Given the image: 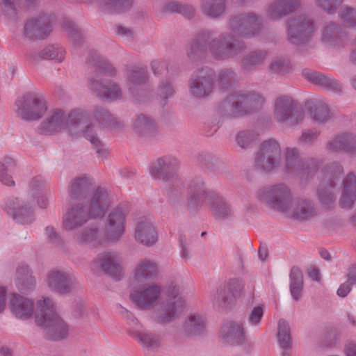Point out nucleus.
Wrapping results in <instances>:
<instances>
[{"label": "nucleus", "mask_w": 356, "mask_h": 356, "mask_svg": "<svg viewBox=\"0 0 356 356\" xmlns=\"http://www.w3.org/2000/svg\"><path fill=\"white\" fill-rule=\"evenodd\" d=\"M159 275V267L156 261L149 259H140L134 268V278L142 282L153 280Z\"/></svg>", "instance_id": "obj_36"}, {"label": "nucleus", "mask_w": 356, "mask_h": 356, "mask_svg": "<svg viewBox=\"0 0 356 356\" xmlns=\"http://www.w3.org/2000/svg\"><path fill=\"white\" fill-rule=\"evenodd\" d=\"M274 118L279 123L293 127L303 122L305 113L296 100L290 96L283 95L275 102Z\"/></svg>", "instance_id": "obj_8"}, {"label": "nucleus", "mask_w": 356, "mask_h": 356, "mask_svg": "<svg viewBox=\"0 0 356 356\" xmlns=\"http://www.w3.org/2000/svg\"><path fill=\"white\" fill-rule=\"evenodd\" d=\"M15 283L17 289L22 293H29L35 290L36 280L29 266L24 264L18 266Z\"/></svg>", "instance_id": "obj_31"}, {"label": "nucleus", "mask_w": 356, "mask_h": 356, "mask_svg": "<svg viewBox=\"0 0 356 356\" xmlns=\"http://www.w3.org/2000/svg\"><path fill=\"white\" fill-rule=\"evenodd\" d=\"M115 33L127 42L134 41L136 36V33L133 29L123 25H118L115 27Z\"/></svg>", "instance_id": "obj_62"}, {"label": "nucleus", "mask_w": 356, "mask_h": 356, "mask_svg": "<svg viewBox=\"0 0 356 356\" xmlns=\"http://www.w3.org/2000/svg\"><path fill=\"white\" fill-rule=\"evenodd\" d=\"M17 165L16 159L9 155H4L0 159V182L8 187H15V181L11 172Z\"/></svg>", "instance_id": "obj_40"}, {"label": "nucleus", "mask_w": 356, "mask_h": 356, "mask_svg": "<svg viewBox=\"0 0 356 356\" xmlns=\"http://www.w3.org/2000/svg\"><path fill=\"white\" fill-rule=\"evenodd\" d=\"M93 190L92 179L86 175L74 178L70 187L69 195L72 200H84L82 202L88 204L89 199L95 191Z\"/></svg>", "instance_id": "obj_24"}, {"label": "nucleus", "mask_w": 356, "mask_h": 356, "mask_svg": "<svg viewBox=\"0 0 356 356\" xmlns=\"http://www.w3.org/2000/svg\"><path fill=\"white\" fill-rule=\"evenodd\" d=\"M135 239L145 246H152L157 241V233L153 223L146 218H140L136 224Z\"/></svg>", "instance_id": "obj_28"}, {"label": "nucleus", "mask_w": 356, "mask_h": 356, "mask_svg": "<svg viewBox=\"0 0 356 356\" xmlns=\"http://www.w3.org/2000/svg\"><path fill=\"white\" fill-rule=\"evenodd\" d=\"M225 0H202L200 9L202 13L210 17L217 18L225 11Z\"/></svg>", "instance_id": "obj_46"}, {"label": "nucleus", "mask_w": 356, "mask_h": 356, "mask_svg": "<svg viewBox=\"0 0 356 356\" xmlns=\"http://www.w3.org/2000/svg\"><path fill=\"white\" fill-rule=\"evenodd\" d=\"M127 213V207L120 204L108 214L105 224V236L108 241H118L122 236Z\"/></svg>", "instance_id": "obj_19"}, {"label": "nucleus", "mask_w": 356, "mask_h": 356, "mask_svg": "<svg viewBox=\"0 0 356 356\" xmlns=\"http://www.w3.org/2000/svg\"><path fill=\"white\" fill-rule=\"evenodd\" d=\"M34 200L29 197H15L8 200V213L18 224H31L34 222Z\"/></svg>", "instance_id": "obj_15"}, {"label": "nucleus", "mask_w": 356, "mask_h": 356, "mask_svg": "<svg viewBox=\"0 0 356 356\" xmlns=\"http://www.w3.org/2000/svg\"><path fill=\"white\" fill-rule=\"evenodd\" d=\"M64 29L68 33L71 40L75 45H80L83 41L82 31L70 19L64 20Z\"/></svg>", "instance_id": "obj_54"}, {"label": "nucleus", "mask_w": 356, "mask_h": 356, "mask_svg": "<svg viewBox=\"0 0 356 356\" xmlns=\"http://www.w3.org/2000/svg\"><path fill=\"white\" fill-rule=\"evenodd\" d=\"M300 5V0H274L266 9V15L277 20L296 10Z\"/></svg>", "instance_id": "obj_30"}, {"label": "nucleus", "mask_w": 356, "mask_h": 356, "mask_svg": "<svg viewBox=\"0 0 356 356\" xmlns=\"http://www.w3.org/2000/svg\"><path fill=\"white\" fill-rule=\"evenodd\" d=\"M257 140V134L251 130H243L236 136L237 145L242 149H248L253 145Z\"/></svg>", "instance_id": "obj_53"}, {"label": "nucleus", "mask_w": 356, "mask_h": 356, "mask_svg": "<svg viewBox=\"0 0 356 356\" xmlns=\"http://www.w3.org/2000/svg\"><path fill=\"white\" fill-rule=\"evenodd\" d=\"M241 114H247L259 109L265 102L264 97L254 91H234Z\"/></svg>", "instance_id": "obj_25"}, {"label": "nucleus", "mask_w": 356, "mask_h": 356, "mask_svg": "<svg viewBox=\"0 0 356 356\" xmlns=\"http://www.w3.org/2000/svg\"><path fill=\"white\" fill-rule=\"evenodd\" d=\"M157 92L162 100L166 101L175 95V90L171 81L168 79H163L158 85Z\"/></svg>", "instance_id": "obj_57"}, {"label": "nucleus", "mask_w": 356, "mask_h": 356, "mask_svg": "<svg viewBox=\"0 0 356 356\" xmlns=\"http://www.w3.org/2000/svg\"><path fill=\"white\" fill-rule=\"evenodd\" d=\"M206 327L204 318L199 314L188 316L183 325V333L186 336H197L202 334Z\"/></svg>", "instance_id": "obj_43"}, {"label": "nucleus", "mask_w": 356, "mask_h": 356, "mask_svg": "<svg viewBox=\"0 0 356 356\" xmlns=\"http://www.w3.org/2000/svg\"><path fill=\"white\" fill-rule=\"evenodd\" d=\"M339 15L341 20L348 26H356V9L343 6L339 9Z\"/></svg>", "instance_id": "obj_58"}, {"label": "nucleus", "mask_w": 356, "mask_h": 356, "mask_svg": "<svg viewBox=\"0 0 356 356\" xmlns=\"http://www.w3.org/2000/svg\"><path fill=\"white\" fill-rule=\"evenodd\" d=\"M110 207L107 191L97 187L86 202L72 203L63 216L62 227L67 232L74 231L86 224L90 219L102 218Z\"/></svg>", "instance_id": "obj_2"}, {"label": "nucleus", "mask_w": 356, "mask_h": 356, "mask_svg": "<svg viewBox=\"0 0 356 356\" xmlns=\"http://www.w3.org/2000/svg\"><path fill=\"white\" fill-rule=\"evenodd\" d=\"M259 198L271 209L284 213L290 210L291 204L293 203L291 189L284 183L262 188L259 192Z\"/></svg>", "instance_id": "obj_7"}, {"label": "nucleus", "mask_w": 356, "mask_h": 356, "mask_svg": "<svg viewBox=\"0 0 356 356\" xmlns=\"http://www.w3.org/2000/svg\"><path fill=\"white\" fill-rule=\"evenodd\" d=\"M128 334L148 350L155 351L161 346V337L159 334L149 330H140V328L137 329L136 327L133 330H129Z\"/></svg>", "instance_id": "obj_33"}, {"label": "nucleus", "mask_w": 356, "mask_h": 356, "mask_svg": "<svg viewBox=\"0 0 356 356\" xmlns=\"http://www.w3.org/2000/svg\"><path fill=\"white\" fill-rule=\"evenodd\" d=\"M243 287V282L238 279L230 280L227 284L219 286L211 294L213 305L219 308L230 307Z\"/></svg>", "instance_id": "obj_18"}, {"label": "nucleus", "mask_w": 356, "mask_h": 356, "mask_svg": "<svg viewBox=\"0 0 356 356\" xmlns=\"http://www.w3.org/2000/svg\"><path fill=\"white\" fill-rule=\"evenodd\" d=\"M14 106L16 115L25 121L38 120L47 110V102L43 96L34 92H26L18 97Z\"/></svg>", "instance_id": "obj_5"}, {"label": "nucleus", "mask_w": 356, "mask_h": 356, "mask_svg": "<svg viewBox=\"0 0 356 356\" xmlns=\"http://www.w3.org/2000/svg\"><path fill=\"white\" fill-rule=\"evenodd\" d=\"M22 0H1L0 3V13L9 19H15L19 10ZM26 6H30L37 0H24Z\"/></svg>", "instance_id": "obj_48"}, {"label": "nucleus", "mask_w": 356, "mask_h": 356, "mask_svg": "<svg viewBox=\"0 0 356 356\" xmlns=\"http://www.w3.org/2000/svg\"><path fill=\"white\" fill-rule=\"evenodd\" d=\"M290 218L300 221L306 220L310 217V201L304 198H293L289 211L285 213Z\"/></svg>", "instance_id": "obj_41"}, {"label": "nucleus", "mask_w": 356, "mask_h": 356, "mask_svg": "<svg viewBox=\"0 0 356 356\" xmlns=\"http://www.w3.org/2000/svg\"><path fill=\"white\" fill-rule=\"evenodd\" d=\"M44 232L47 240L52 245L59 248L64 247L65 241L54 226L48 225L45 227Z\"/></svg>", "instance_id": "obj_56"}, {"label": "nucleus", "mask_w": 356, "mask_h": 356, "mask_svg": "<svg viewBox=\"0 0 356 356\" xmlns=\"http://www.w3.org/2000/svg\"><path fill=\"white\" fill-rule=\"evenodd\" d=\"M339 37V31L334 24L327 25L323 33V38L326 42L335 41Z\"/></svg>", "instance_id": "obj_63"}, {"label": "nucleus", "mask_w": 356, "mask_h": 356, "mask_svg": "<svg viewBox=\"0 0 356 356\" xmlns=\"http://www.w3.org/2000/svg\"><path fill=\"white\" fill-rule=\"evenodd\" d=\"M44 184L45 181L42 177L40 176L33 177L29 185L28 197L34 200L35 197L39 194L43 188Z\"/></svg>", "instance_id": "obj_59"}, {"label": "nucleus", "mask_w": 356, "mask_h": 356, "mask_svg": "<svg viewBox=\"0 0 356 356\" xmlns=\"http://www.w3.org/2000/svg\"><path fill=\"white\" fill-rule=\"evenodd\" d=\"M47 283L50 289L59 294H68L79 287L75 276L61 269H53L47 274Z\"/></svg>", "instance_id": "obj_16"}, {"label": "nucleus", "mask_w": 356, "mask_h": 356, "mask_svg": "<svg viewBox=\"0 0 356 356\" xmlns=\"http://www.w3.org/2000/svg\"><path fill=\"white\" fill-rule=\"evenodd\" d=\"M88 63L95 68L97 74H104L113 76L116 73L115 67L97 52L90 54Z\"/></svg>", "instance_id": "obj_44"}, {"label": "nucleus", "mask_w": 356, "mask_h": 356, "mask_svg": "<svg viewBox=\"0 0 356 356\" xmlns=\"http://www.w3.org/2000/svg\"><path fill=\"white\" fill-rule=\"evenodd\" d=\"M237 79L236 72L231 68L222 69L217 76V81L223 90H227Z\"/></svg>", "instance_id": "obj_52"}, {"label": "nucleus", "mask_w": 356, "mask_h": 356, "mask_svg": "<svg viewBox=\"0 0 356 356\" xmlns=\"http://www.w3.org/2000/svg\"><path fill=\"white\" fill-rule=\"evenodd\" d=\"M92 114L97 121L104 126L118 129H122L124 127V123L103 106H96Z\"/></svg>", "instance_id": "obj_42"}, {"label": "nucleus", "mask_w": 356, "mask_h": 356, "mask_svg": "<svg viewBox=\"0 0 356 356\" xmlns=\"http://www.w3.org/2000/svg\"><path fill=\"white\" fill-rule=\"evenodd\" d=\"M10 308L16 318L26 320L30 318L33 314L34 303L28 298L13 293L10 301Z\"/></svg>", "instance_id": "obj_29"}, {"label": "nucleus", "mask_w": 356, "mask_h": 356, "mask_svg": "<svg viewBox=\"0 0 356 356\" xmlns=\"http://www.w3.org/2000/svg\"><path fill=\"white\" fill-rule=\"evenodd\" d=\"M280 170L297 177L302 183L311 177V168L309 160L300 157L296 147H286L284 150V165L281 164Z\"/></svg>", "instance_id": "obj_13"}, {"label": "nucleus", "mask_w": 356, "mask_h": 356, "mask_svg": "<svg viewBox=\"0 0 356 356\" xmlns=\"http://www.w3.org/2000/svg\"><path fill=\"white\" fill-rule=\"evenodd\" d=\"M65 51L59 45H49L44 48L39 53V56L42 59H51L57 62H62L64 59Z\"/></svg>", "instance_id": "obj_51"}, {"label": "nucleus", "mask_w": 356, "mask_h": 356, "mask_svg": "<svg viewBox=\"0 0 356 356\" xmlns=\"http://www.w3.org/2000/svg\"><path fill=\"white\" fill-rule=\"evenodd\" d=\"M187 207L190 212L195 211L200 203L208 204L216 197V192L207 188L203 179L195 178L189 185Z\"/></svg>", "instance_id": "obj_20"}, {"label": "nucleus", "mask_w": 356, "mask_h": 356, "mask_svg": "<svg viewBox=\"0 0 356 356\" xmlns=\"http://www.w3.org/2000/svg\"><path fill=\"white\" fill-rule=\"evenodd\" d=\"M218 112L226 118H234L242 115L234 92L219 104Z\"/></svg>", "instance_id": "obj_45"}, {"label": "nucleus", "mask_w": 356, "mask_h": 356, "mask_svg": "<svg viewBox=\"0 0 356 356\" xmlns=\"http://www.w3.org/2000/svg\"><path fill=\"white\" fill-rule=\"evenodd\" d=\"M356 200V178L350 173L343 181V191L339 204L343 208H350Z\"/></svg>", "instance_id": "obj_38"}, {"label": "nucleus", "mask_w": 356, "mask_h": 356, "mask_svg": "<svg viewBox=\"0 0 356 356\" xmlns=\"http://www.w3.org/2000/svg\"><path fill=\"white\" fill-rule=\"evenodd\" d=\"M313 119L319 122H325L329 119L328 108L321 99L313 100Z\"/></svg>", "instance_id": "obj_55"}, {"label": "nucleus", "mask_w": 356, "mask_h": 356, "mask_svg": "<svg viewBox=\"0 0 356 356\" xmlns=\"http://www.w3.org/2000/svg\"><path fill=\"white\" fill-rule=\"evenodd\" d=\"M215 71L204 67L194 71L188 81L189 93L196 98H204L214 90L216 83Z\"/></svg>", "instance_id": "obj_12"}, {"label": "nucleus", "mask_w": 356, "mask_h": 356, "mask_svg": "<svg viewBox=\"0 0 356 356\" xmlns=\"http://www.w3.org/2000/svg\"><path fill=\"white\" fill-rule=\"evenodd\" d=\"M98 261L106 274L116 280L120 279L122 268L118 254L115 252H105L98 255Z\"/></svg>", "instance_id": "obj_37"}, {"label": "nucleus", "mask_w": 356, "mask_h": 356, "mask_svg": "<svg viewBox=\"0 0 356 356\" xmlns=\"http://www.w3.org/2000/svg\"><path fill=\"white\" fill-rule=\"evenodd\" d=\"M105 234L95 225L88 226L76 231L73 235V239L81 245L92 244L99 245L104 241Z\"/></svg>", "instance_id": "obj_35"}, {"label": "nucleus", "mask_w": 356, "mask_h": 356, "mask_svg": "<svg viewBox=\"0 0 356 356\" xmlns=\"http://www.w3.org/2000/svg\"><path fill=\"white\" fill-rule=\"evenodd\" d=\"M89 114L83 110H74L69 113L70 132L79 134L86 138L92 145V148L96 154L102 158H106L108 150L104 143L98 136L99 127L92 122H88Z\"/></svg>", "instance_id": "obj_4"}, {"label": "nucleus", "mask_w": 356, "mask_h": 356, "mask_svg": "<svg viewBox=\"0 0 356 356\" xmlns=\"http://www.w3.org/2000/svg\"><path fill=\"white\" fill-rule=\"evenodd\" d=\"M179 168L178 159L172 155H165L152 163L149 173L154 179L161 180L170 186L180 188L182 184L177 174Z\"/></svg>", "instance_id": "obj_9"}, {"label": "nucleus", "mask_w": 356, "mask_h": 356, "mask_svg": "<svg viewBox=\"0 0 356 356\" xmlns=\"http://www.w3.org/2000/svg\"><path fill=\"white\" fill-rule=\"evenodd\" d=\"M208 204L210 206L214 218L217 220H225L233 216L234 212L229 202L216 193V197L211 200Z\"/></svg>", "instance_id": "obj_39"}, {"label": "nucleus", "mask_w": 356, "mask_h": 356, "mask_svg": "<svg viewBox=\"0 0 356 356\" xmlns=\"http://www.w3.org/2000/svg\"><path fill=\"white\" fill-rule=\"evenodd\" d=\"M264 310L262 305H257L251 310L248 315V322L250 325L257 326L260 324Z\"/></svg>", "instance_id": "obj_61"}, {"label": "nucleus", "mask_w": 356, "mask_h": 356, "mask_svg": "<svg viewBox=\"0 0 356 356\" xmlns=\"http://www.w3.org/2000/svg\"><path fill=\"white\" fill-rule=\"evenodd\" d=\"M133 2L134 0H102L100 6L106 13L122 14L131 8Z\"/></svg>", "instance_id": "obj_47"}, {"label": "nucleus", "mask_w": 356, "mask_h": 356, "mask_svg": "<svg viewBox=\"0 0 356 356\" xmlns=\"http://www.w3.org/2000/svg\"><path fill=\"white\" fill-rule=\"evenodd\" d=\"M288 37L292 44L300 46L309 40L312 29V18L309 14L299 12L288 19Z\"/></svg>", "instance_id": "obj_14"}, {"label": "nucleus", "mask_w": 356, "mask_h": 356, "mask_svg": "<svg viewBox=\"0 0 356 356\" xmlns=\"http://www.w3.org/2000/svg\"><path fill=\"white\" fill-rule=\"evenodd\" d=\"M51 31L50 19L46 15L29 19L24 26V33L30 39H43Z\"/></svg>", "instance_id": "obj_23"}, {"label": "nucleus", "mask_w": 356, "mask_h": 356, "mask_svg": "<svg viewBox=\"0 0 356 356\" xmlns=\"http://www.w3.org/2000/svg\"><path fill=\"white\" fill-rule=\"evenodd\" d=\"M269 69L273 73L285 74L291 69V65L287 61L277 58L271 62Z\"/></svg>", "instance_id": "obj_60"}, {"label": "nucleus", "mask_w": 356, "mask_h": 356, "mask_svg": "<svg viewBox=\"0 0 356 356\" xmlns=\"http://www.w3.org/2000/svg\"><path fill=\"white\" fill-rule=\"evenodd\" d=\"M220 337L222 341L229 345H241L246 339L243 325L232 321L222 325Z\"/></svg>", "instance_id": "obj_26"}, {"label": "nucleus", "mask_w": 356, "mask_h": 356, "mask_svg": "<svg viewBox=\"0 0 356 356\" xmlns=\"http://www.w3.org/2000/svg\"><path fill=\"white\" fill-rule=\"evenodd\" d=\"M148 81L147 66L130 65L126 67L125 82L133 100L141 103L148 99L149 91L145 88Z\"/></svg>", "instance_id": "obj_10"}, {"label": "nucleus", "mask_w": 356, "mask_h": 356, "mask_svg": "<svg viewBox=\"0 0 356 356\" xmlns=\"http://www.w3.org/2000/svg\"><path fill=\"white\" fill-rule=\"evenodd\" d=\"M184 300L179 295L177 286H170L168 289V298L161 307L155 312L154 318L156 323L167 325L172 323L183 312Z\"/></svg>", "instance_id": "obj_11"}, {"label": "nucleus", "mask_w": 356, "mask_h": 356, "mask_svg": "<svg viewBox=\"0 0 356 356\" xmlns=\"http://www.w3.org/2000/svg\"><path fill=\"white\" fill-rule=\"evenodd\" d=\"M343 0H316V3L328 14L334 13Z\"/></svg>", "instance_id": "obj_64"}, {"label": "nucleus", "mask_w": 356, "mask_h": 356, "mask_svg": "<svg viewBox=\"0 0 356 356\" xmlns=\"http://www.w3.org/2000/svg\"><path fill=\"white\" fill-rule=\"evenodd\" d=\"M281 163L282 151L279 143L275 139L264 141L255 154V168L264 173H275L280 171Z\"/></svg>", "instance_id": "obj_6"}, {"label": "nucleus", "mask_w": 356, "mask_h": 356, "mask_svg": "<svg viewBox=\"0 0 356 356\" xmlns=\"http://www.w3.org/2000/svg\"><path fill=\"white\" fill-rule=\"evenodd\" d=\"M264 28L263 18L257 13L246 12L231 17L230 31L218 33L215 29H204L194 36L186 55L191 60H198L208 52L216 60L234 59L244 52L248 47L245 41L236 38L251 39L260 35Z\"/></svg>", "instance_id": "obj_1"}, {"label": "nucleus", "mask_w": 356, "mask_h": 356, "mask_svg": "<svg viewBox=\"0 0 356 356\" xmlns=\"http://www.w3.org/2000/svg\"><path fill=\"white\" fill-rule=\"evenodd\" d=\"M89 88L100 99L109 102L120 100L123 97V92L120 86L113 81L106 82L90 77L88 80Z\"/></svg>", "instance_id": "obj_21"}, {"label": "nucleus", "mask_w": 356, "mask_h": 356, "mask_svg": "<svg viewBox=\"0 0 356 356\" xmlns=\"http://www.w3.org/2000/svg\"><path fill=\"white\" fill-rule=\"evenodd\" d=\"M67 127L70 131L69 114L60 109L51 112L38 127V132L43 135H52Z\"/></svg>", "instance_id": "obj_22"}, {"label": "nucleus", "mask_w": 356, "mask_h": 356, "mask_svg": "<svg viewBox=\"0 0 356 356\" xmlns=\"http://www.w3.org/2000/svg\"><path fill=\"white\" fill-rule=\"evenodd\" d=\"M161 296V286L156 284H149L134 290L130 297L139 309L150 310L158 305Z\"/></svg>", "instance_id": "obj_17"}, {"label": "nucleus", "mask_w": 356, "mask_h": 356, "mask_svg": "<svg viewBox=\"0 0 356 356\" xmlns=\"http://www.w3.org/2000/svg\"><path fill=\"white\" fill-rule=\"evenodd\" d=\"M303 286V275L302 271L293 267L290 273V292L293 298L299 300Z\"/></svg>", "instance_id": "obj_49"}, {"label": "nucleus", "mask_w": 356, "mask_h": 356, "mask_svg": "<svg viewBox=\"0 0 356 356\" xmlns=\"http://www.w3.org/2000/svg\"><path fill=\"white\" fill-rule=\"evenodd\" d=\"M135 134L141 138H151L159 132V127L155 120L150 115L140 113L136 115L132 123Z\"/></svg>", "instance_id": "obj_27"}, {"label": "nucleus", "mask_w": 356, "mask_h": 356, "mask_svg": "<svg viewBox=\"0 0 356 356\" xmlns=\"http://www.w3.org/2000/svg\"><path fill=\"white\" fill-rule=\"evenodd\" d=\"M36 324L42 327L46 337L54 341L66 339L69 335V325L56 313L53 301L43 298L37 302L35 310Z\"/></svg>", "instance_id": "obj_3"}, {"label": "nucleus", "mask_w": 356, "mask_h": 356, "mask_svg": "<svg viewBox=\"0 0 356 356\" xmlns=\"http://www.w3.org/2000/svg\"><path fill=\"white\" fill-rule=\"evenodd\" d=\"M327 148L330 152L343 151L354 155L356 154V137L347 133L337 135L328 141Z\"/></svg>", "instance_id": "obj_32"}, {"label": "nucleus", "mask_w": 356, "mask_h": 356, "mask_svg": "<svg viewBox=\"0 0 356 356\" xmlns=\"http://www.w3.org/2000/svg\"><path fill=\"white\" fill-rule=\"evenodd\" d=\"M277 341L280 348L292 347V337L290 326L285 320L278 322Z\"/></svg>", "instance_id": "obj_50"}, {"label": "nucleus", "mask_w": 356, "mask_h": 356, "mask_svg": "<svg viewBox=\"0 0 356 356\" xmlns=\"http://www.w3.org/2000/svg\"><path fill=\"white\" fill-rule=\"evenodd\" d=\"M268 56L265 49H256L244 54L240 60V68L245 73H251L262 65Z\"/></svg>", "instance_id": "obj_34"}]
</instances>
